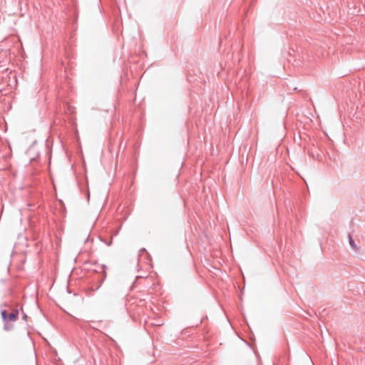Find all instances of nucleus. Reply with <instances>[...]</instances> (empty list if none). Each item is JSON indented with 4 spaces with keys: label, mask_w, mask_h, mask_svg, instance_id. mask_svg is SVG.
<instances>
[{
    "label": "nucleus",
    "mask_w": 365,
    "mask_h": 365,
    "mask_svg": "<svg viewBox=\"0 0 365 365\" xmlns=\"http://www.w3.org/2000/svg\"><path fill=\"white\" fill-rule=\"evenodd\" d=\"M36 153V156H38L39 155V153L38 151H37L36 150V148L34 144H33L31 146L29 147V148L27 150V154L31 156V161L34 160V157H32L31 155L34 154V153Z\"/></svg>",
    "instance_id": "nucleus-3"
},
{
    "label": "nucleus",
    "mask_w": 365,
    "mask_h": 365,
    "mask_svg": "<svg viewBox=\"0 0 365 365\" xmlns=\"http://www.w3.org/2000/svg\"><path fill=\"white\" fill-rule=\"evenodd\" d=\"M13 329V325L7 324V322H5L4 324V329L6 331H11Z\"/></svg>",
    "instance_id": "nucleus-5"
},
{
    "label": "nucleus",
    "mask_w": 365,
    "mask_h": 365,
    "mask_svg": "<svg viewBox=\"0 0 365 365\" xmlns=\"http://www.w3.org/2000/svg\"><path fill=\"white\" fill-rule=\"evenodd\" d=\"M19 311L18 309H14L11 313H8L6 310L1 311V318L4 322H15L19 317Z\"/></svg>",
    "instance_id": "nucleus-1"
},
{
    "label": "nucleus",
    "mask_w": 365,
    "mask_h": 365,
    "mask_svg": "<svg viewBox=\"0 0 365 365\" xmlns=\"http://www.w3.org/2000/svg\"><path fill=\"white\" fill-rule=\"evenodd\" d=\"M140 252H145V248L141 249Z\"/></svg>",
    "instance_id": "nucleus-9"
},
{
    "label": "nucleus",
    "mask_w": 365,
    "mask_h": 365,
    "mask_svg": "<svg viewBox=\"0 0 365 365\" xmlns=\"http://www.w3.org/2000/svg\"><path fill=\"white\" fill-rule=\"evenodd\" d=\"M312 156H313L314 158H317V159H319V158H320V157H321V155H319V153H317L316 156H315V155H314V153H312Z\"/></svg>",
    "instance_id": "nucleus-6"
},
{
    "label": "nucleus",
    "mask_w": 365,
    "mask_h": 365,
    "mask_svg": "<svg viewBox=\"0 0 365 365\" xmlns=\"http://www.w3.org/2000/svg\"><path fill=\"white\" fill-rule=\"evenodd\" d=\"M27 317H27L26 314V313H23V319H24V321H26V320H27Z\"/></svg>",
    "instance_id": "nucleus-7"
},
{
    "label": "nucleus",
    "mask_w": 365,
    "mask_h": 365,
    "mask_svg": "<svg viewBox=\"0 0 365 365\" xmlns=\"http://www.w3.org/2000/svg\"><path fill=\"white\" fill-rule=\"evenodd\" d=\"M105 278H106V274H104L103 277L98 281V285L95 288L92 287V289L93 290H98L101 287L103 282L105 280Z\"/></svg>",
    "instance_id": "nucleus-4"
},
{
    "label": "nucleus",
    "mask_w": 365,
    "mask_h": 365,
    "mask_svg": "<svg viewBox=\"0 0 365 365\" xmlns=\"http://www.w3.org/2000/svg\"><path fill=\"white\" fill-rule=\"evenodd\" d=\"M108 246H110L112 244V239L110 240V242H108V243H106Z\"/></svg>",
    "instance_id": "nucleus-8"
},
{
    "label": "nucleus",
    "mask_w": 365,
    "mask_h": 365,
    "mask_svg": "<svg viewBox=\"0 0 365 365\" xmlns=\"http://www.w3.org/2000/svg\"><path fill=\"white\" fill-rule=\"evenodd\" d=\"M349 245H350L351 250L355 253H359V247L356 245V242L352 239V237H351L350 234L349 235Z\"/></svg>",
    "instance_id": "nucleus-2"
}]
</instances>
